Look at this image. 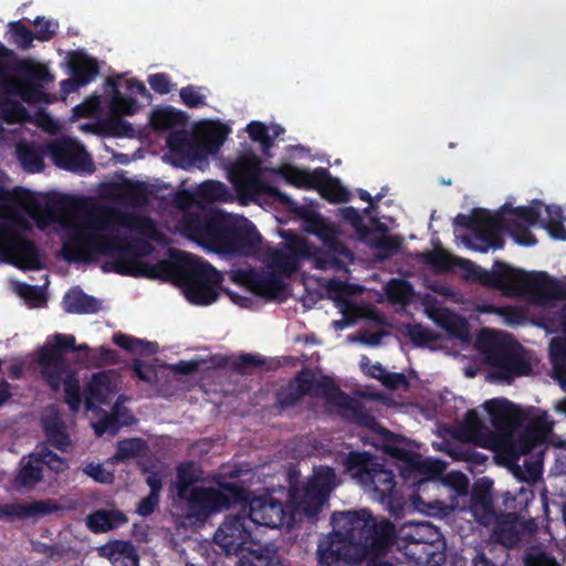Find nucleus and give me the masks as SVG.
Returning a JSON list of instances; mask_svg holds the SVG:
<instances>
[{
  "label": "nucleus",
  "instance_id": "2eb2a0df",
  "mask_svg": "<svg viewBox=\"0 0 566 566\" xmlns=\"http://www.w3.org/2000/svg\"><path fill=\"white\" fill-rule=\"evenodd\" d=\"M49 154L53 163L61 169L91 174L95 170L94 163L84 146L72 138H62L49 145Z\"/></svg>",
  "mask_w": 566,
  "mask_h": 566
},
{
  "label": "nucleus",
  "instance_id": "f8f14e48",
  "mask_svg": "<svg viewBox=\"0 0 566 566\" xmlns=\"http://www.w3.org/2000/svg\"><path fill=\"white\" fill-rule=\"evenodd\" d=\"M454 224L467 230L475 231V240L480 245L473 244L470 239L465 240L467 245L482 253L489 249L500 250L504 248L505 241L496 231L502 227L501 213H491L488 209L474 208L471 214L459 213Z\"/></svg>",
  "mask_w": 566,
  "mask_h": 566
},
{
  "label": "nucleus",
  "instance_id": "4be33fe9",
  "mask_svg": "<svg viewBox=\"0 0 566 566\" xmlns=\"http://www.w3.org/2000/svg\"><path fill=\"white\" fill-rule=\"evenodd\" d=\"M166 146L174 166L187 169L199 163L197 137L192 133L184 128L168 133Z\"/></svg>",
  "mask_w": 566,
  "mask_h": 566
},
{
  "label": "nucleus",
  "instance_id": "774afa93",
  "mask_svg": "<svg viewBox=\"0 0 566 566\" xmlns=\"http://www.w3.org/2000/svg\"><path fill=\"white\" fill-rule=\"evenodd\" d=\"M407 336L418 347H423L438 338L434 332L421 324H408Z\"/></svg>",
  "mask_w": 566,
  "mask_h": 566
},
{
  "label": "nucleus",
  "instance_id": "b1692460",
  "mask_svg": "<svg viewBox=\"0 0 566 566\" xmlns=\"http://www.w3.org/2000/svg\"><path fill=\"white\" fill-rule=\"evenodd\" d=\"M364 486L373 489L380 502H387L390 511L395 513L394 505L401 506V495L396 485V475L392 470L386 469L382 463L376 462L373 471L366 479Z\"/></svg>",
  "mask_w": 566,
  "mask_h": 566
},
{
  "label": "nucleus",
  "instance_id": "6e6d98bb",
  "mask_svg": "<svg viewBox=\"0 0 566 566\" xmlns=\"http://www.w3.org/2000/svg\"><path fill=\"white\" fill-rule=\"evenodd\" d=\"M437 323L455 337H463L468 332L467 321L449 308H441L439 311Z\"/></svg>",
  "mask_w": 566,
  "mask_h": 566
},
{
  "label": "nucleus",
  "instance_id": "6e6552de",
  "mask_svg": "<svg viewBox=\"0 0 566 566\" xmlns=\"http://www.w3.org/2000/svg\"><path fill=\"white\" fill-rule=\"evenodd\" d=\"M485 361L494 368L492 378L510 384L514 377L527 376L532 371L523 355V347L511 337H491L483 350Z\"/></svg>",
  "mask_w": 566,
  "mask_h": 566
},
{
  "label": "nucleus",
  "instance_id": "a19ab883",
  "mask_svg": "<svg viewBox=\"0 0 566 566\" xmlns=\"http://www.w3.org/2000/svg\"><path fill=\"white\" fill-rule=\"evenodd\" d=\"M25 459V457L21 459V468L14 478V484L19 489L31 490L43 479V463L31 458V453L28 460Z\"/></svg>",
  "mask_w": 566,
  "mask_h": 566
},
{
  "label": "nucleus",
  "instance_id": "0e129e2a",
  "mask_svg": "<svg viewBox=\"0 0 566 566\" xmlns=\"http://www.w3.org/2000/svg\"><path fill=\"white\" fill-rule=\"evenodd\" d=\"M401 245V239L398 235L381 234L375 238L371 247L378 251V258L388 259L396 254Z\"/></svg>",
  "mask_w": 566,
  "mask_h": 566
},
{
  "label": "nucleus",
  "instance_id": "7c9ffc66",
  "mask_svg": "<svg viewBox=\"0 0 566 566\" xmlns=\"http://www.w3.org/2000/svg\"><path fill=\"white\" fill-rule=\"evenodd\" d=\"M8 247L10 253L21 261L24 268L39 269L41 254L36 244L21 234L10 232Z\"/></svg>",
  "mask_w": 566,
  "mask_h": 566
},
{
  "label": "nucleus",
  "instance_id": "5fc2aeb1",
  "mask_svg": "<svg viewBox=\"0 0 566 566\" xmlns=\"http://www.w3.org/2000/svg\"><path fill=\"white\" fill-rule=\"evenodd\" d=\"M62 384H64L65 402L70 410L77 412L82 405V395L80 379L75 371L67 370L62 375Z\"/></svg>",
  "mask_w": 566,
  "mask_h": 566
},
{
  "label": "nucleus",
  "instance_id": "6ab92c4d",
  "mask_svg": "<svg viewBox=\"0 0 566 566\" xmlns=\"http://www.w3.org/2000/svg\"><path fill=\"white\" fill-rule=\"evenodd\" d=\"M172 190L169 185L144 180V258L153 251L151 243L146 240L147 237H153L157 241L164 239V235L155 230L151 218L146 216L145 212L154 206H156L157 212H166Z\"/></svg>",
  "mask_w": 566,
  "mask_h": 566
},
{
  "label": "nucleus",
  "instance_id": "aec40b11",
  "mask_svg": "<svg viewBox=\"0 0 566 566\" xmlns=\"http://www.w3.org/2000/svg\"><path fill=\"white\" fill-rule=\"evenodd\" d=\"M218 216H220L219 210L197 207L196 213H187L185 218L179 219L177 228L182 235L208 249Z\"/></svg>",
  "mask_w": 566,
  "mask_h": 566
},
{
  "label": "nucleus",
  "instance_id": "4c0bfd02",
  "mask_svg": "<svg viewBox=\"0 0 566 566\" xmlns=\"http://www.w3.org/2000/svg\"><path fill=\"white\" fill-rule=\"evenodd\" d=\"M65 312L70 314H95L101 310V301L81 289H71L63 297Z\"/></svg>",
  "mask_w": 566,
  "mask_h": 566
},
{
  "label": "nucleus",
  "instance_id": "f704fd0d",
  "mask_svg": "<svg viewBox=\"0 0 566 566\" xmlns=\"http://www.w3.org/2000/svg\"><path fill=\"white\" fill-rule=\"evenodd\" d=\"M306 230L324 241L334 253H349L346 247L338 241L334 228L318 213L306 218Z\"/></svg>",
  "mask_w": 566,
  "mask_h": 566
},
{
  "label": "nucleus",
  "instance_id": "4468645a",
  "mask_svg": "<svg viewBox=\"0 0 566 566\" xmlns=\"http://www.w3.org/2000/svg\"><path fill=\"white\" fill-rule=\"evenodd\" d=\"M282 237L285 242L281 247L266 249L265 262L272 271L291 276L300 270L301 259L312 256L314 245L290 231L282 233Z\"/></svg>",
  "mask_w": 566,
  "mask_h": 566
},
{
  "label": "nucleus",
  "instance_id": "09e8293b",
  "mask_svg": "<svg viewBox=\"0 0 566 566\" xmlns=\"http://www.w3.org/2000/svg\"><path fill=\"white\" fill-rule=\"evenodd\" d=\"M201 471L193 461L182 462L177 467V497H184L200 479Z\"/></svg>",
  "mask_w": 566,
  "mask_h": 566
},
{
  "label": "nucleus",
  "instance_id": "20e7f679",
  "mask_svg": "<svg viewBox=\"0 0 566 566\" xmlns=\"http://www.w3.org/2000/svg\"><path fill=\"white\" fill-rule=\"evenodd\" d=\"M491 489L489 480L475 482L470 493L469 511L479 525L490 531L492 543L512 549L520 544L533 521L525 522L514 512H497Z\"/></svg>",
  "mask_w": 566,
  "mask_h": 566
},
{
  "label": "nucleus",
  "instance_id": "423d86ee",
  "mask_svg": "<svg viewBox=\"0 0 566 566\" xmlns=\"http://www.w3.org/2000/svg\"><path fill=\"white\" fill-rule=\"evenodd\" d=\"M216 483L217 488L193 486L184 497H177L186 520L203 523L211 515L247 501L248 489L242 482L219 479Z\"/></svg>",
  "mask_w": 566,
  "mask_h": 566
},
{
  "label": "nucleus",
  "instance_id": "de8ad7c7",
  "mask_svg": "<svg viewBox=\"0 0 566 566\" xmlns=\"http://www.w3.org/2000/svg\"><path fill=\"white\" fill-rule=\"evenodd\" d=\"M234 217L220 211L208 250L223 254Z\"/></svg>",
  "mask_w": 566,
  "mask_h": 566
},
{
  "label": "nucleus",
  "instance_id": "393cba45",
  "mask_svg": "<svg viewBox=\"0 0 566 566\" xmlns=\"http://www.w3.org/2000/svg\"><path fill=\"white\" fill-rule=\"evenodd\" d=\"M440 537L439 528L430 522H407L398 531L395 528L394 544L397 545L398 549H403L409 544L432 546Z\"/></svg>",
  "mask_w": 566,
  "mask_h": 566
},
{
  "label": "nucleus",
  "instance_id": "bf43d9fd",
  "mask_svg": "<svg viewBox=\"0 0 566 566\" xmlns=\"http://www.w3.org/2000/svg\"><path fill=\"white\" fill-rule=\"evenodd\" d=\"M547 218L542 221V227L548 230L549 234L559 240H566V229L563 224L564 212L559 206H545Z\"/></svg>",
  "mask_w": 566,
  "mask_h": 566
},
{
  "label": "nucleus",
  "instance_id": "bb28decb",
  "mask_svg": "<svg viewBox=\"0 0 566 566\" xmlns=\"http://www.w3.org/2000/svg\"><path fill=\"white\" fill-rule=\"evenodd\" d=\"M245 283L250 286L254 294L266 300H284L286 283L279 273L258 272L249 270L244 273Z\"/></svg>",
  "mask_w": 566,
  "mask_h": 566
},
{
  "label": "nucleus",
  "instance_id": "ea45409f",
  "mask_svg": "<svg viewBox=\"0 0 566 566\" xmlns=\"http://www.w3.org/2000/svg\"><path fill=\"white\" fill-rule=\"evenodd\" d=\"M228 128L218 125L208 129L200 138L197 137L199 163L207 159L208 155L219 153L228 136Z\"/></svg>",
  "mask_w": 566,
  "mask_h": 566
},
{
  "label": "nucleus",
  "instance_id": "f3484780",
  "mask_svg": "<svg viewBox=\"0 0 566 566\" xmlns=\"http://www.w3.org/2000/svg\"><path fill=\"white\" fill-rule=\"evenodd\" d=\"M247 497V501L237 503V505L243 509V512L247 513L251 523L270 528L282 526L285 512L281 501L271 494L251 497L249 490Z\"/></svg>",
  "mask_w": 566,
  "mask_h": 566
},
{
  "label": "nucleus",
  "instance_id": "a18cd8bd",
  "mask_svg": "<svg viewBox=\"0 0 566 566\" xmlns=\"http://www.w3.org/2000/svg\"><path fill=\"white\" fill-rule=\"evenodd\" d=\"M548 352L555 379L566 382V336L552 338Z\"/></svg>",
  "mask_w": 566,
  "mask_h": 566
},
{
  "label": "nucleus",
  "instance_id": "8fccbe9b",
  "mask_svg": "<svg viewBox=\"0 0 566 566\" xmlns=\"http://www.w3.org/2000/svg\"><path fill=\"white\" fill-rule=\"evenodd\" d=\"M168 210L167 212L179 211L181 212L180 218H185L187 213H196L197 207H201L198 201V197L196 192H190L188 190H172V193L169 199Z\"/></svg>",
  "mask_w": 566,
  "mask_h": 566
},
{
  "label": "nucleus",
  "instance_id": "f257e3e1",
  "mask_svg": "<svg viewBox=\"0 0 566 566\" xmlns=\"http://www.w3.org/2000/svg\"><path fill=\"white\" fill-rule=\"evenodd\" d=\"M62 250L69 262L91 263L103 255L108 258L101 265L104 273L142 277V213L101 206L70 231Z\"/></svg>",
  "mask_w": 566,
  "mask_h": 566
},
{
  "label": "nucleus",
  "instance_id": "58836bf2",
  "mask_svg": "<svg viewBox=\"0 0 566 566\" xmlns=\"http://www.w3.org/2000/svg\"><path fill=\"white\" fill-rule=\"evenodd\" d=\"M308 396L322 397L329 403L340 407H345L349 401V396L327 375L322 376L319 379L314 377L312 392Z\"/></svg>",
  "mask_w": 566,
  "mask_h": 566
},
{
  "label": "nucleus",
  "instance_id": "13d9d810",
  "mask_svg": "<svg viewBox=\"0 0 566 566\" xmlns=\"http://www.w3.org/2000/svg\"><path fill=\"white\" fill-rule=\"evenodd\" d=\"M388 300L394 304L407 305L413 296L412 284L402 279H392L386 287Z\"/></svg>",
  "mask_w": 566,
  "mask_h": 566
},
{
  "label": "nucleus",
  "instance_id": "49530a36",
  "mask_svg": "<svg viewBox=\"0 0 566 566\" xmlns=\"http://www.w3.org/2000/svg\"><path fill=\"white\" fill-rule=\"evenodd\" d=\"M17 157L23 170L29 174L40 172L44 168L43 154L32 144L20 143L17 146Z\"/></svg>",
  "mask_w": 566,
  "mask_h": 566
},
{
  "label": "nucleus",
  "instance_id": "c9c22d12",
  "mask_svg": "<svg viewBox=\"0 0 566 566\" xmlns=\"http://www.w3.org/2000/svg\"><path fill=\"white\" fill-rule=\"evenodd\" d=\"M377 459L366 451H350L343 460V467L360 484H366V479L373 471Z\"/></svg>",
  "mask_w": 566,
  "mask_h": 566
},
{
  "label": "nucleus",
  "instance_id": "864d4df0",
  "mask_svg": "<svg viewBox=\"0 0 566 566\" xmlns=\"http://www.w3.org/2000/svg\"><path fill=\"white\" fill-rule=\"evenodd\" d=\"M380 434L385 441V451L390 454L392 458L407 462L409 464H413L415 459L417 458V453L408 450L403 447L397 446L398 442L402 440V437L391 432L388 429L381 428Z\"/></svg>",
  "mask_w": 566,
  "mask_h": 566
},
{
  "label": "nucleus",
  "instance_id": "a878e982",
  "mask_svg": "<svg viewBox=\"0 0 566 566\" xmlns=\"http://www.w3.org/2000/svg\"><path fill=\"white\" fill-rule=\"evenodd\" d=\"M314 374L310 369L298 371L285 386L275 392L277 407L286 409L296 406L305 396L312 392Z\"/></svg>",
  "mask_w": 566,
  "mask_h": 566
},
{
  "label": "nucleus",
  "instance_id": "f03ea898",
  "mask_svg": "<svg viewBox=\"0 0 566 566\" xmlns=\"http://www.w3.org/2000/svg\"><path fill=\"white\" fill-rule=\"evenodd\" d=\"M333 532L318 544L322 566H354L366 560V566H394L384 560L394 546L395 525L377 521L368 510L334 512Z\"/></svg>",
  "mask_w": 566,
  "mask_h": 566
},
{
  "label": "nucleus",
  "instance_id": "c85d7f7f",
  "mask_svg": "<svg viewBox=\"0 0 566 566\" xmlns=\"http://www.w3.org/2000/svg\"><path fill=\"white\" fill-rule=\"evenodd\" d=\"M102 193L105 198L115 203L140 208L142 207V181L123 179L103 185Z\"/></svg>",
  "mask_w": 566,
  "mask_h": 566
},
{
  "label": "nucleus",
  "instance_id": "473e14b6",
  "mask_svg": "<svg viewBox=\"0 0 566 566\" xmlns=\"http://www.w3.org/2000/svg\"><path fill=\"white\" fill-rule=\"evenodd\" d=\"M277 174L290 185L306 190H314L324 176L323 167L314 170L301 169L296 166H283L277 169Z\"/></svg>",
  "mask_w": 566,
  "mask_h": 566
},
{
  "label": "nucleus",
  "instance_id": "338daca9",
  "mask_svg": "<svg viewBox=\"0 0 566 566\" xmlns=\"http://www.w3.org/2000/svg\"><path fill=\"white\" fill-rule=\"evenodd\" d=\"M247 132L253 142L261 144L262 151L264 155H269L270 148L273 146V138L269 135L268 127L262 122H251Z\"/></svg>",
  "mask_w": 566,
  "mask_h": 566
},
{
  "label": "nucleus",
  "instance_id": "a211bd4d",
  "mask_svg": "<svg viewBox=\"0 0 566 566\" xmlns=\"http://www.w3.org/2000/svg\"><path fill=\"white\" fill-rule=\"evenodd\" d=\"M262 235L252 221L234 217L223 254L254 256L261 251Z\"/></svg>",
  "mask_w": 566,
  "mask_h": 566
},
{
  "label": "nucleus",
  "instance_id": "e433bc0d",
  "mask_svg": "<svg viewBox=\"0 0 566 566\" xmlns=\"http://www.w3.org/2000/svg\"><path fill=\"white\" fill-rule=\"evenodd\" d=\"M187 115L182 111L167 106L155 109L149 116V126L156 132L181 129L187 123Z\"/></svg>",
  "mask_w": 566,
  "mask_h": 566
},
{
  "label": "nucleus",
  "instance_id": "680f3d73",
  "mask_svg": "<svg viewBox=\"0 0 566 566\" xmlns=\"http://www.w3.org/2000/svg\"><path fill=\"white\" fill-rule=\"evenodd\" d=\"M31 458L36 462H42L43 465H48V468L55 473H62L69 469L66 459L60 457L57 453L45 447L41 450L31 452Z\"/></svg>",
  "mask_w": 566,
  "mask_h": 566
},
{
  "label": "nucleus",
  "instance_id": "79ce46f5",
  "mask_svg": "<svg viewBox=\"0 0 566 566\" xmlns=\"http://www.w3.org/2000/svg\"><path fill=\"white\" fill-rule=\"evenodd\" d=\"M126 521V516L119 511L98 510L87 516L86 524L91 532L98 534L118 527Z\"/></svg>",
  "mask_w": 566,
  "mask_h": 566
},
{
  "label": "nucleus",
  "instance_id": "0eeeda50",
  "mask_svg": "<svg viewBox=\"0 0 566 566\" xmlns=\"http://www.w3.org/2000/svg\"><path fill=\"white\" fill-rule=\"evenodd\" d=\"M230 180L240 196L254 197L266 195L282 205L286 211L304 216L305 208L300 206L287 193L262 179L261 160L254 154L237 160L229 171Z\"/></svg>",
  "mask_w": 566,
  "mask_h": 566
},
{
  "label": "nucleus",
  "instance_id": "cd10ccee",
  "mask_svg": "<svg viewBox=\"0 0 566 566\" xmlns=\"http://www.w3.org/2000/svg\"><path fill=\"white\" fill-rule=\"evenodd\" d=\"M117 391V386L112 379L111 371H99L93 374L85 389L86 410H96L95 403L108 405L109 398Z\"/></svg>",
  "mask_w": 566,
  "mask_h": 566
},
{
  "label": "nucleus",
  "instance_id": "3c124183",
  "mask_svg": "<svg viewBox=\"0 0 566 566\" xmlns=\"http://www.w3.org/2000/svg\"><path fill=\"white\" fill-rule=\"evenodd\" d=\"M542 206L543 203L539 200H534L531 206H520L515 208L506 202L496 213H501L504 218L505 214H513L526 222L528 226H535L539 222Z\"/></svg>",
  "mask_w": 566,
  "mask_h": 566
},
{
  "label": "nucleus",
  "instance_id": "c03bdc74",
  "mask_svg": "<svg viewBox=\"0 0 566 566\" xmlns=\"http://www.w3.org/2000/svg\"><path fill=\"white\" fill-rule=\"evenodd\" d=\"M324 176L317 184V190L319 195L328 200L329 202H346L349 199L347 189L340 184L337 178L331 176L328 169L323 168Z\"/></svg>",
  "mask_w": 566,
  "mask_h": 566
},
{
  "label": "nucleus",
  "instance_id": "39448f33",
  "mask_svg": "<svg viewBox=\"0 0 566 566\" xmlns=\"http://www.w3.org/2000/svg\"><path fill=\"white\" fill-rule=\"evenodd\" d=\"M251 523L247 513L227 515L214 533V543L227 554L247 551L240 559V566H283L281 556L273 546L250 542Z\"/></svg>",
  "mask_w": 566,
  "mask_h": 566
},
{
  "label": "nucleus",
  "instance_id": "603ef678",
  "mask_svg": "<svg viewBox=\"0 0 566 566\" xmlns=\"http://www.w3.org/2000/svg\"><path fill=\"white\" fill-rule=\"evenodd\" d=\"M502 232H507L522 247H533L537 243L535 235L526 226L514 220H507L503 216L502 227L496 233L501 235Z\"/></svg>",
  "mask_w": 566,
  "mask_h": 566
},
{
  "label": "nucleus",
  "instance_id": "5701e85b",
  "mask_svg": "<svg viewBox=\"0 0 566 566\" xmlns=\"http://www.w3.org/2000/svg\"><path fill=\"white\" fill-rule=\"evenodd\" d=\"M458 266L465 272L467 279L499 290L505 295L511 265L495 261L493 269L488 271L470 260L459 259Z\"/></svg>",
  "mask_w": 566,
  "mask_h": 566
},
{
  "label": "nucleus",
  "instance_id": "7ed1b4c3",
  "mask_svg": "<svg viewBox=\"0 0 566 566\" xmlns=\"http://www.w3.org/2000/svg\"><path fill=\"white\" fill-rule=\"evenodd\" d=\"M144 277L179 286L191 304L200 306L218 300L223 281L209 262L175 248H168L167 258L156 263L144 261Z\"/></svg>",
  "mask_w": 566,
  "mask_h": 566
},
{
  "label": "nucleus",
  "instance_id": "c756f323",
  "mask_svg": "<svg viewBox=\"0 0 566 566\" xmlns=\"http://www.w3.org/2000/svg\"><path fill=\"white\" fill-rule=\"evenodd\" d=\"M98 555L107 558L113 566H138L139 556L129 541H113L98 547Z\"/></svg>",
  "mask_w": 566,
  "mask_h": 566
},
{
  "label": "nucleus",
  "instance_id": "ddd939ff",
  "mask_svg": "<svg viewBox=\"0 0 566 566\" xmlns=\"http://www.w3.org/2000/svg\"><path fill=\"white\" fill-rule=\"evenodd\" d=\"M74 348L75 336L56 333L40 349L38 363L41 375L52 390L60 389L62 375L69 370L64 355L74 353Z\"/></svg>",
  "mask_w": 566,
  "mask_h": 566
},
{
  "label": "nucleus",
  "instance_id": "69168bd1",
  "mask_svg": "<svg viewBox=\"0 0 566 566\" xmlns=\"http://www.w3.org/2000/svg\"><path fill=\"white\" fill-rule=\"evenodd\" d=\"M118 411L105 413L98 421L93 424L94 432L97 437H103L104 434H108L114 437L118 433L119 429L123 427L120 421H118Z\"/></svg>",
  "mask_w": 566,
  "mask_h": 566
},
{
  "label": "nucleus",
  "instance_id": "e2e57ef3",
  "mask_svg": "<svg viewBox=\"0 0 566 566\" xmlns=\"http://www.w3.org/2000/svg\"><path fill=\"white\" fill-rule=\"evenodd\" d=\"M0 113L8 124L20 123L27 117V109L20 102L3 96L0 97Z\"/></svg>",
  "mask_w": 566,
  "mask_h": 566
},
{
  "label": "nucleus",
  "instance_id": "9b49d317",
  "mask_svg": "<svg viewBox=\"0 0 566 566\" xmlns=\"http://www.w3.org/2000/svg\"><path fill=\"white\" fill-rule=\"evenodd\" d=\"M337 486L335 470L321 465L315 468L312 476L302 486H291L290 496L295 507L307 516L316 515L331 492Z\"/></svg>",
  "mask_w": 566,
  "mask_h": 566
},
{
  "label": "nucleus",
  "instance_id": "37998d69",
  "mask_svg": "<svg viewBox=\"0 0 566 566\" xmlns=\"http://www.w3.org/2000/svg\"><path fill=\"white\" fill-rule=\"evenodd\" d=\"M71 74L74 75L80 84H88L98 73L96 62L83 53H72L69 60Z\"/></svg>",
  "mask_w": 566,
  "mask_h": 566
},
{
  "label": "nucleus",
  "instance_id": "9d476101",
  "mask_svg": "<svg viewBox=\"0 0 566 566\" xmlns=\"http://www.w3.org/2000/svg\"><path fill=\"white\" fill-rule=\"evenodd\" d=\"M106 84L112 90L108 106V116L105 124L109 132L116 136L128 135L132 130L130 124L122 116H132L138 112L137 99L134 94H142V82L137 78L115 80L108 77Z\"/></svg>",
  "mask_w": 566,
  "mask_h": 566
},
{
  "label": "nucleus",
  "instance_id": "dca6fc26",
  "mask_svg": "<svg viewBox=\"0 0 566 566\" xmlns=\"http://www.w3.org/2000/svg\"><path fill=\"white\" fill-rule=\"evenodd\" d=\"M551 431L552 423L547 420L546 413L537 416L528 421L516 438L509 434L504 439L506 451L514 458L530 454L536 447L546 443Z\"/></svg>",
  "mask_w": 566,
  "mask_h": 566
},
{
  "label": "nucleus",
  "instance_id": "052dcab7",
  "mask_svg": "<svg viewBox=\"0 0 566 566\" xmlns=\"http://www.w3.org/2000/svg\"><path fill=\"white\" fill-rule=\"evenodd\" d=\"M458 261L459 259L441 249L423 253V262L438 273L450 271L453 266L458 265Z\"/></svg>",
  "mask_w": 566,
  "mask_h": 566
},
{
  "label": "nucleus",
  "instance_id": "1a4fd4ad",
  "mask_svg": "<svg viewBox=\"0 0 566 566\" xmlns=\"http://www.w3.org/2000/svg\"><path fill=\"white\" fill-rule=\"evenodd\" d=\"M522 294L536 304H547L566 297L563 285L547 272H525L511 266L505 295Z\"/></svg>",
  "mask_w": 566,
  "mask_h": 566
},
{
  "label": "nucleus",
  "instance_id": "2f4dec72",
  "mask_svg": "<svg viewBox=\"0 0 566 566\" xmlns=\"http://www.w3.org/2000/svg\"><path fill=\"white\" fill-rule=\"evenodd\" d=\"M43 432L48 442L55 449L66 452L72 442L66 430V424L57 412L46 415L41 420Z\"/></svg>",
  "mask_w": 566,
  "mask_h": 566
},
{
  "label": "nucleus",
  "instance_id": "4d7b16f0",
  "mask_svg": "<svg viewBox=\"0 0 566 566\" xmlns=\"http://www.w3.org/2000/svg\"><path fill=\"white\" fill-rule=\"evenodd\" d=\"M196 195L198 201L213 203L217 201H227L230 197L227 186L220 181L208 180L198 187Z\"/></svg>",
  "mask_w": 566,
  "mask_h": 566
},
{
  "label": "nucleus",
  "instance_id": "412c9836",
  "mask_svg": "<svg viewBox=\"0 0 566 566\" xmlns=\"http://www.w3.org/2000/svg\"><path fill=\"white\" fill-rule=\"evenodd\" d=\"M491 423L500 431L512 434L527 419V413L506 398H493L484 403Z\"/></svg>",
  "mask_w": 566,
  "mask_h": 566
},
{
  "label": "nucleus",
  "instance_id": "72a5a7b5",
  "mask_svg": "<svg viewBox=\"0 0 566 566\" xmlns=\"http://www.w3.org/2000/svg\"><path fill=\"white\" fill-rule=\"evenodd\" d=\"M53 512V505L48 501L31 503L0 504V520L28 518L36 515H48Z\"/></svg>",
  "mask_w": 566,
  "mask_h": 566
}]
</instances>
